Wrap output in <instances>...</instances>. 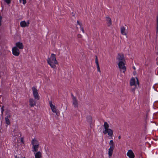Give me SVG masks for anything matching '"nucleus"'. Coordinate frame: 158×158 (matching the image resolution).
<instances>
[{
  "label": "nucleus",
  "instance_id": "obj_36",
  "mask_svg": "<svg viewBox=\"0 0 158 158\" xmlns=\"http://www.w3.org/2000/svg\"><path fill=\"white\" fill-rule=\"evenodd\" d=\"M157 23H158V17H157Z\"/></svg>",
  "mask_w": 158,
  "mask_h": 158
},
{
  "label": "nucleus",
  "instance_id": "obj_13",
  "mask_svg": "<svg viewBox=\"0 0 158 158\" xmlns=\"http://www.w3.org/2000/svg\"><path fill=\"white\" fill-rule=\"evenodd\" d=\"M29 102L30 105L31 107H33L36 105V101L32 98H30Z\"/></svg>",
  "mask_w": 158,
  "mask_h": 158
},
{
  "label": "nucleus",
  "instance_id": "obj_26",
  "mask_svg": "<svg viewBox=\"0 0 158 158\" xmlns=\"http://www.w3.org/2000/svg\"><path fill=\"white\" fill-rule=\"evenodd\" d=\"M22 1L23 2V4L25 5L27 2L26 0H20V2Z\"/></svg>",
  "mask_w": 158,
  "mask_h": 158
},
{
  "label": "nucleus",
  "instance_id": "obj_28",
  "mask_svg": "<svg viewBox=\"0 0 158 158\" xmlns=\"http://www.w3.org/2000/svg\"><path fill=\"white\" fill-rule=\"evenodd\" d=\"M4 111V106H2V107L1 108V113H2V114H3Z\"/></svg>",
  "mask_w": 158,
  "mask_h": 158
},
{
  "label": "nucleus",
  "instance_id": "obj_10",
  "mask_svg": "<svg viewBox=\"0 0 158 158\" xmlns=\"http://www.w3.org/2000/svg\"><path fill=\"white\" fill-rule=\"evenodd\" d=\"M121 33L123 35H126L127 34V32L125 27L122 26L121 27Z\"/></svg>",
  "mask_w": 158,
  "mask_h": 158
},
{
  "label": "nucleus",
  "instance_id": "obj_27",
  "mask_svg": "<svg viewBox=\"0 0 158 158\" xmlns=\"http://www.w3.org/2000/svg\"><path fill=\"white\" fill-rule=\"evenodd\" d=\"M77 24H78L80 26V27H81L82 24L81 23H80L79 21H77Z\"/></svg>",
  "mask_w": 158,
  "mask_h": 158
},
{
  "label": "nucleus",
  "instance_id": "obj_5",
  "mask_svg": "<svg viewBox=\"0 0 158 158\" xmlns=\"http://www.w3.org/2000/svg\"><path fill=\"white\" fill-rule=\"evenodd\" d=\"M71 96L72 99L73 105L75 108H78V101L76 98L72 94H71Z\"/></svg>",
  "mask_w": 158,
  "mask_h": 158
},
{
  "label": "nucleus",
  "instance_id": "obj_25",
  "mask_svg": "<svg viewBox=\"0 0 158 158\" xmlns=\"http://www.w3.org/2000/svg\"><path fill=\"white\" fill-rule=\"evenodd\" d=\"M20 140H21V142L22 143V146H24V142L23 139V138H22Z\"/></svg>",
  "mask_w": 158,
  "mask_h": 158
},
{
  "label": "nucleus",
  "instance_id": "obj_3",
  "mask_svg": "<svg viewBox=\"0 0 158 158\" xmlns=\"http://www.w3.org/2000/svg\"><path fill=\"white\" fill-rule=\"evenodd\" d=\"M16 47H14L12 49V53L13 55L15 56H18L19 55V50L18 48H20V43H16Z\"/></svg>",
  "mask_w": 158,
  "mask_h": 158
},
{
  "label": "nucleus",
  "instance_id": "obj_34",
  "mask_svg": "<svg viewBox=\"0 0 158 158\" xmlns=\"http://www.w3.org/2000/svg\"><path fill=\"white\" fill-rule=\"evenodd\" d=\"M119 139H120L121 138V137L120 136H119L118 137Z\"/></svg>",
  "mask_w": 158,
  "mask_h": 158
},
{
  "label": "nucleus",
  "instance_id": "obj_8",
  "mask_svg": "<svg viewBox=\"0 0 158 158\" xmlns=\"http://www.w3.org/2000/svg\"><path fill=\"white\" fill-rule=\"evenodd\" d=\"M33 93L35 99V100H39L40 98V96L37 89H33Z\"/></svg>",
  "mask_w": 158,
  "mask_h": 158
},
{
  "label": "nucleus",
  "instance_id": "obj_4",
  "mask_svg": "<svg viewBox=\"0 0 158 158\" xmlns=\"http://www.w3.org/2000/svg\"><path fill=\"white\" fill-rule=\"evenodd\" d=\"M118 65L120 71L124 73L126 71V68L125 66V64L123 61H119L118 64Z\"/></svg>",
  "mask_w": 158,
  "mask_h": 158
},
{
  "label": "nucleus",
  "instance_id": "obj_2",
  "mask_svg": "<svg viewBox=\"0 0 158 158\" xmlns=\"http://www.w3.org/2000/svg\"><path fill=\"white\" fill-rule=\"evenodd\" d=\"M103 126L104 130L103 131V134L104 135H106L107 134L108 136L111 137V138H112L113 135V131L111 129L109 128V124L106 122H105Z\"/></svg>",
  "mask_w": 158,
  "mask_h": 158
},
{
  "label": "nucleus",
  "instance_id": "obj_35",
  "mask_svg": "<svg viewBox=\"0 0 158 158\" xmlns=\"http://www.w3.org/2000/svg\"><path fill=\"white\" fill-rule=\"evenodd\" d=\"M32 89H35V87H32Z\"/></svg>",
  "mask_w": 158,
  "mask_h": 158
},
{
  "label": "nucleus",
  "instance_id": "obj_22",
  "mask_svg": "<svg viewBox=\"0 0 158 158\" xmlns=\"http://www.w3.org/2000/svg\"><path fill=\"white\" fill-rule=\"evenodd\" d=\"M95 63L96 64V65H99V64H98V57L97 56H96V57H95Z\"/></svg>",
  "mask_w": 158,
  "mask_h": 158
},
{
  "label": "nucleus",
  "instance_id": "obj_15",
  "mask_svg": "<svg viewBox=\"0 0 158 158\" xmlns=\"http://www.w3.org/2000/svg\"><path fill=\"white\" fill-rule=\"evenodd\" d=\"M39 144L32 145V151L33 152H36L38 150V148L39 147Z\"/></svg>",
  "mask_w": 158,
  "mask_h": 158
},
{
  "label": "nucleus",
  "instance_id": "obj_29",
  "mask_svg": "<svg viewBox=\"0 0 158 158\" xmlns=\"http://www.w3.org/2000/svg\"><path fill=\"white\" fill-rule=\"evenodd\" d=\"M80 28L81 30L82 31L83 33H84V30L83 28L82 27H80Z\"/></svg>",
  "mask_w": 158,
  "mask_h": 158
},
{
  "label": "nucleus",
  "instance_id": "obj_17",
  "mask_svg": "<svg viewBox=\"0 0 158 158\" xmlns=\"http://www.w3.org/2000/svg\"><path fill=\"white\" fill-rule=\"evenodd\" d=\"M31 144L32 145L39 144L38 141L36 139L34 138L32 139Z\"/></svg>",
  "mask_w": 158,
  "mask_h": 158
},
{
  "label": "nucleus",
  "instance_id": "obj_16",
  "mask_svg": "<svg viewBox=\"0 0 158 158\" xmlns=\"http://www.w3.org/2000/svg\"><path fill=\"white\" fill-rule=\"evenodd\" d=\"M106 21L107 22V25L109 27H110L112 24L111 19L108 16H106Z\"/></svg>",
  "mask_w": 158,
  "mask_h": 158
},
{
  "label": "nucleus",
  "instance_id": "obj_7",
  "mask_svg": "<svg viewBox=\"0 0 158 158\" xmlns=\"http://www.w3.org/2000/svg\"><path fill=\"white\" fill-rule=\"evenodd\" d=\"M49 104L52 111L53 113H56V114L57 115V109L56 108L55 106L53 105L52 101H50L49 102Z\"/></svg>",
  "mask_w": 158,
  "mask_h": 158
},
{
  "label": "nucleus",
  "instance_id": "obj_23",
  "mask_svg": "<svg viewBox=\"0 0 158 158\" xmlns=\"http://www.w3.org/2000/svg\"><path fill=\"white\" fill-rule=\"evenodd\" d=\"M11 0H4L5 2H6L7 4H9L11 2Z\"/></svg>",
  "mask_w": 158,
  "mask_h": 158
},
{
  "label": "nucleus",
  "instance_id": "obj_24",
  "mask_svg": "<svg viewBox=\"0 0 158 158\" xmlns=\"http://www.w3.org/2000/svg\"><path fill=\"white\" fill-rule=\"evenodd\" d=\"M97 66L98 71L99 72H101L100 68L99 67V65H97Z\"/></svg>",
  "mask_w": 158,
  "mask_h": 158
},
{
  "label": "nucleus",
  "instance_id": "obj_30",
  "mask_svg": "<svg viewBox=\"0 0 158 158\" xmlns=\"http://www.w3.org/2000/svg\"><path fill=\"white\" fill-rule=\"evenodd\" d=\"M23 45L22 43H20V49H23Z\"/></svg>",
  "mask_w": 158,
  "mask_h": 158
},
{
  "label": "nucleus",
  "instance_id": "obj_14",
  "mask_svg": "<svg viewBox=\"0 0 158 158\" xmlns=\"http://www.w3.org/2000/svg\"><path fill=\"white\" fill-rule=\"evenodd\" d=\"M34 154L35 158H42V154L41 152L39 151Z\"/></svg>",
  "mask_w": 158,
  "mask_h": 158
},
{
  "label": "nucleus",
  "instance_id": "obj_33",
  "mask_svg": "<svg viewBox=\"0 0 158 158\" xmlns=\"http://www.w3.org/2000/svg\"><path fill=\"white\" fill-rule=\"evenodd\" d=\"M135 89H133L132 90V92L134 93L135 91Z\"/></svg>",
  "mask_w": 158,
  "mask_h": 158
},
{
  "label": "nucleus",
  "instance_id": "obj_6",
  "mask_svg": "<svg viewBox=\"0 0 158 158\" xmlns=\"http://www.w3.org/2000/svg\"><path fill=\"white\" fill-rule=\"evenodd\" d=\"M6 116L5 118V122L7 124L9 125L10 124V122L9 118H10V115L9 112L7 111L6 112Z\"/></svg>",
  "mask_w": 158,
  "mask_h": 158
},
{
  "label": "nucleus",
  "instance_id": "obj_19",
  "mask_svg": "<svg viewBox=\"0 0 158 158\" xmlns=\"http://www.w3.org/2000/svg\"><path fill=\"white\" fill-rule=\"evenodd\" d=\"M135 80L134 78L131 79L130 80V85L131 86L135 85Z\"/></svg>",
  "mask_w": 158,
  "mask_h": 158
},
{
  "label": "nucleus",
  "instance_id": "obj_31",
  "mask_svg": "<svg viewBox=\"0 0 158 158\" xmlns=\"http://www.w3.org/2000/svg\"><path fill=\"white\" fill-rule=\"evenodd\" d=\"M77 37L79 38H81L82 37V36L81 34H79L77 35Z\"/></svg>",
  "mask_w": 158,
  "mask_h": 158
},
{
  "label": "nucleus",
  "instance_id": "obj_20",
  "mask_svg": "<svg viewBox=\"0 0 158 158\" xmlns=\"http://www.w3.org/2000/svg\"><path fill=\"white\" fill-rule=\"evenodd\" d=\"M109 144L110 145V147H112L114 148V143L113 140H110V141Z\"/></svg>",
  "mask_w": 158,
  "mask_h": 158
},
{
  "label": "nucleus",
  "instance_id": "obj_38",
  "mask_svg": "<svg viewBox=\"0 0 158 158\" xmlns=\"http://www.w3.org/2000/svg\"><path fill=\"white\" fill-rule=\"evenodd\" d=\"M133 68L134 69H135V68L134 67Z\"/></svg>",
  "mask_w": 158,
  "mask_h": 158
},
{
  "label": "nucleus",
  "instance_id": "obj_32",
  "mask_svg": "<svg viewBox=\"0 0 158 158\" xmlns=\"http://www.w3.org/2000/svg\"><path fill=\"white\" fill-rule=\"evenodd\" d=\"M2 17H0V22H2Z\"/></svg>",
  "mask_w": 158,
  "mask_h": 158
},
{
  "label": "nucleus",
  "instance_id": "obj_37",
  "mask_svg": "<svg viewBox=\"0 0 158 158\" xmlns=\"http://www.w3.org/2000/svg\"><path fill=\"white\" fill-rule=\"evenodd\" d=\"M137 84H138V85H139V82H138V80H137Z\"/></svg>",
  "mask_w": 158,
  "mask_h": 158
},
{
  "label": "nucleus",
  "instance_id": "obj_9",
  "mask_svg": "<svg viewBox=\"0 0 158 158\" xmlns=\"http://www.w3.org/2000/svg\"><path fill=\"white\" fill-rule=\"evenodd\" d=\"M127 155L129 158H134L135 157V155L131 150H128L127 152Z\"/></svg>",
  "mask_w": 158,
  "mask_h": 158
},
{
  "label": "nucleus",
  "instance_id": "obj_1",
  "mask_svg": "<svg viewBox=\"0 0 158 158\" xmlns=\"http://www.w3.org/2000/svg\"><path fill=\"white\" fill-rule=\"evenodd\" d=\"M47 61L48 63L52 68H55L56 67L55 64H58L56 58V55L53 53L51 54V57L48 59Z\"/></svg>",
  "mask_w": 158,
  "mask_h": 158
},
{
  "label": "nucleus",
  "instance_id": "obj_12",
  "mask_svg": "<svg viewBox=\"0 0 158 158\" xmlns=\"http://www.w3.org/2000/svg\"><path fill=\"white\" fill-rule=\"evenodd\" d=\"M29 24V22H26L25 21L20 22V26L22 27H28Z\"/></svg>",
  "mask_w": 158,
  "mask_h": 158
},
{
  "label": "nucleus",
  "instance_id": "obj_18",
  "mask_svg": "<svg viewBox=\"0 0 158 158\" xmlns=\"http://www.w3.org/2000/svg\"><path fill=\"white\" fill-rule=\"evenodd\" d=\"M114 148L112 147H110L109 149L108 155L110 157L112 155Z\"/></svg>",
  "mask_w": 158,
  "mask_h": 158
},
{
  "label": "nucleus",
  "instance_id": "obj_39",
  "mask_svg": "<svg viewBox=\"0 0 158 158\" xmlns=\"http://www.w3.org/2000/svg\"><path fill=\"white\" fill-rule=\"evenodd\" d=\"M1 22H0V26H1Z\"/></svg>",
  "mask_w": 158,
  "mask_h": 158
},
{
  "label": "nucleus",
  "instance_id": "obj_11",
  "mask_svg": "<svg viewBox=\"0 0 158 158\" xmlns=\"http://www.w3.org/2000/svg\"><path fill=\"white\" fill-rule=\"evenodd\" d=\"M119 61H123L124 60V56L123 54H118V57L117 58Z\"/></svg>",
  "mask_w": 158,
  "mask_h": 158
},
{
  "label": "nucleus",
  "instance_id": "obj_21",
  "mask_svg": "<svg viewBox=\"0 0 158 158\" xmlns=\"http://www.w3.org/2000/svg\"><path fill=\"white\" fill-rule=\"evenodd\" d=\"M88 121L89 122L91 123L92 121V118L89 116H88L87 118Z\"/></svg>",
  "mask_w": 158,
  "mask_h": 158
}]
</instances>
